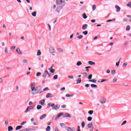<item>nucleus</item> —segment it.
Wrapping results in <instances>:
<instances>
[{
	"label": "nucleus",
	"instance_id": "f257e3e1",
	"mask_svg": "<svg viewBox=\"0 0 131 131\" xmlns=\"http://www.w3.org/2000/svg\"><path fill=\"white\" fill-rule=\"evenodd\" d=\"M41 86H37L35 88V83H32L31 90L32 91V95H37L40 91H41Z\"/></svg>",
	"mask_w": 131,
	"mask_h": 131
},
{
	"label": "nucleus",
	"instance_id": "f03ea898",
	"mask_svg": "<svg viewBox=\"0 0 131 131\" xmlns=\"http://www.w3.org/2000/svg\"><path fill=\"white\" fill-rule=\"evenodd\" d=\"M46 76H48V77H50L51 76V75L49 73V71L48 70H46L43 74L42 75V77L44 78H46Z\"/></svg>",
	"mask_w": 131,
	"mask_h": 131
},
{
	"label": "nucleus",
	"instance_id": "7ed1b4c3",
	"mask_svg": "<svg viewBox=\"0 0 131 131\" xmlns=\"http://www.w3.org/2000/svg\"><path fill=\"white\" fill-rule=\"evenodd\" d=\"M64 6H62V5H57V8L56 9V12H57V13H59L60 11V10H62V8H63Z\"/></svg>",
	"mask_w": 131,
	"mask_h": 131
},
{
	"label": "nucleus",
	"instance_id": "20e7f679",
	"mask_svg": "<svg viewBox=\"0 0 131 131\" xmlns=\"http://www.w3.org/2000/svg\"><path fill=\"white\" fill-rule=\"evenodd\" d=\"M65 1L64 0H57L56 1V4L57 5V6H59L62 4H63V3H64Z\"/></svg>",
	"mask_w": 131,
	"mask_h": 131
},
{
	"label": "nucleus",
	"instance_id": "39448f33",
	"mask_svg": "<svg viewBox=\"0 0 131 131\" xmlns=\"http://www.w3.org/2000/svg\"><path fill=\"white\" fill-rule=\"evenodd\" d=\"M100 102L101 104H104V103H106V99L102 97L100 99Z\"/></svg>",
	"mask_w": 131,
	"mask_h": 131
},
{
	"label": "nucleus",
	"instance_id": "423d86ee",
	"mask_svg": "<svg viewBox=\"0 0 131 131\" xmlns=\"http://www.w3.org/2000/svg\"><path fill=\"white\" fill-rule=\"evenodd\" d=\"M63 113H60L59 114H58L57 115V116L55 118V120H57L58 119V118H59L60 117H61V116H62V115H63Z\"/></svg>",
	"mask_w": 131,
	"mask_h": 131
},
{
	"label": "nucleus",
	"instance_id": "0eeeda50",
	"mask_svg": "<svg viewBox=\"0 0 131 131\" xmlns=\"http://www.w3.org/2000/svg\"><path fill=\"white\" fill-rule=\"evenodd\" d=\"M48 70L50 71L51 73H55V69H53V66L50 68H49Z\"/></svg>",
	"mask_w": 131,
	"mask_h": 131
},
{
	"label": "nucleus",
	"instance_id": "6e6552de",
	"mask_svg": "<svg viewBox=\"0 0 131 131\" xmlns=\"http://www.w3.org/2000/svg\"><path fill=\"white\" fill-rule=\"evenodd\" d=\"M50 52L51 53V54H54L55 53V49L53 47H50L49 49Z\"/></svg>",
	"mask_w": 131,
	"mask_h": 131
},
{
	"label": "nucleus",
	"instance_id": "1a4fd4ad",
	"mask_svg": "<svg viewBox=\"0 0 131 131\" xmlns=\"http://www.w3.org/2000/svg\"><path fill=\"white\" fill-rule=\"evenodd\" d=\"M59 108H60V106L59 105V104H56L55 106L54 105V107H53L52 109L53 110H58Z\"/></svg>",
	"mask_w": 131,
	"mask_h": 131
},
{
	"label": "nucleus",
	"instance_id": "9d476101",
	"mask_svg": "<svg viewBox=\"0 0 131 131\" xmlns=\"http://www.w3.org/2000/svg\"><path fill=\"white\" fill-rule=\"evenodd\" d=\"M46 98L48 99L49 98H53V94H51V93H48L46 95Z\"/></svg>",
	"mask_w": 131,
	"mask_h": 131
},
{
	"label": "nucleus",
	"instance_id": "9b49d317",
	"mask_svg": "<svg viewBox=\"0 0 131 131\" xmlns=\"http://www.w3.org/2000/svg\"><path fill=\"white\" fill-rule=\"evenodd\" d=\"M86 28H88V24L83 25V26L82 27V29L83 30H85V29H86Z\"/></svg>",
	"mask_w": 131,
	"mask_h": 131
},
{
	"label": "nucleus",
	"instance_id": "f8f14e48",
	"mask_svg": "<svg viewBox=\"0 0 131 131\" xmlns=\"http://www.w3.org/2000/svg\"><path fill=\"white\" fill-rule=\"evenodd\" d=\"M16 53L19 54V55H22V52H21V50L18 48L16 49Z\"/></svg>",
	"mask_w": 131,
	"mask_h": 131
},
{
	"label": "nucleus",
	"instance_id": "ddd939ff",
	"mask_svg": "<svg viewBox=\"0 0 131 131\" xmlns=\"http://www.w3.org/2000/svg\"><path fill=\"white\" fill-rule=\"evenodd\" d=\"M46 102V100L45 99L41 100L39 101V104H40L42 106H43L45 105V102Z\"/></svg>",
	"mask_w": 131,
	"mask_h": 131
},
{
	"label": "nucleus",
	"instance_id": "4468645a",
	"mask_svg": "<svg viewBox=\"0 0 131 131\" xmlns=\"http://www.w3.org/2000/svg\"><path fill=\"white\" fill-rule=\"evenodd\" d=\"M30 109H33V107H31V106H28L27 108V110H26V111L25 112V113H27V112L28 111H29V110H30Z\"/></svg>",
	"mask_w": 131,
	"mask_h": 131
},
{
	"label": "nucleus",
	"instance_id": "2eb2a0df",
	"mask_svg": "<svg viewBox=\"0 0 131 131\" xmlns=\"http://www.w3.org/2000/svg\"><path fill=\"white\" fill-rule=\"evenodd\" d=\"M63 117H69V118H70L71 117V115L68 113H66L64 114Z\"/></svg>",
	"mask_w": 131,
	"mask_h": 131
},
{
	"label": "nucleus",
	"instance_id": "dca6fc26",
	"mask_svg": "<svg viewBox=\"0 0 131 131\" xmlns=\"http://www.w3.org/2000/svg\"><path fill=\"white\" fill-rule=\"evenodd\" d=\"M115 8L117 9L116 12H120V7L118 5H116Z\"/></svg>",
	"mask_w": 131,
	"mask_h": 131
},
{
	"label": "nucleus",
	"instance_id": "f3484780",
	"mask_svg": "<svg viewBox=\"0 0 131 131\" xmlns=\"http://www.w3.org/2000/svg\"><path fill=\"white\" fill-rule=\"evenodd\" d=\"M46 116H47V115H46V114H43V115H42L40 117V120L43 119L46 117Z\"/></svg>",
	"mask_w": 131,
	"mask_h": 131
},
{
	"label": "nucleus",
	"instance_id": "a211bd4d",
	"mask_svg": "<svg viewBox=\"0 0 131 131\" xmlns=\"http://www.w3.org/2000/svg\"><path fill=\"white\" fill-rule=\"evenodd\" d=\"M13 129H14V128H13V127L11 126H8V131H12L13 130Z\"/></svg>",
	"mask_w": 131,
	"mask_h": 131
},
{
	"label": "nucleus",
	"instance_id": "6ab92c4d",
	"mask_svg": "<svg viewBox=\"0 0 131 131\" xmlns=\"http://www.w3.org/2000/svg\"><path fill=\"white\" fill-rule=\"evenodd\" d=\"M80 82H81V79L79 78L77 80V84H78V83H80Z\"/></svg>",
	"mask_w": 131,
	"mask_h": 131
},
{
	"label": "nucleus",
	"instance_id": "aec40b11",
	"mask_svg": "<svg viewBox=\"0 0 131 131\" xmlns=\"http://www.w3.org/2000/svg\"><path fill=\"white\" fill-rule=\"evenodd\" d=\"M87 126H88V127H89V128H91L92 127V126H93V123H90L88 124L87 125Z\"/></svg>",
	"mask_w": 131,
	"mask_h": 131
},
{
	"label": "nucleus",
	"instance_id": "412c9836",
	"mask_svg": "<svg viewBox=\"0 0 131 131\" xmlns=\"http://www.w3.org/2000/svg\"><path fill=\"white\" fill-rule=\"evenodd\" d=\"M89 64H90V65H95V63L94 62H93L92 61H89L88 62Z\"/></svg>",
	"mask_w": 131,
	"mask_h": 131
},
{
	"label": "nucleus",
	"instance_id": "4be33fe9",
	"mask_svg": "<svg viewBox=\"0 0 131 131\" xmlns=\"http://www.w3.org/2000/svg\"><path fill=\"white\" fill-rule=\"evenodd\" d=\"M22 126H17L15 128L16 130H18L20 129V128H22Z\"/></svg>",
	"mask_w": 131,
	"mask_h": 131
},
{
	"label": "nucleus",
	"instance_id": "5701e85b",
	"mask_svg": "<svg viewBox=\"0 0 131 131\" xmlns=\"http://www.w3.org/2000/svg\"><path fill=\"white\" fill-rule=\"evenodd\" d=\"M41 55V52H40V50H38L37 53V56H40Z\"/></svg>",
	"mask_w": 131,
	"mask_h": 131
},
{
	"label": "nucleus",
	"instance_id": "b1692460",
	"mask_svg": "<svg viewBox=\"0 0 131 131\" xmlns=\"http://www.w3.org/2000/svg\"><path fill=\"white\" fill-rule=\"evenodd\" d=\"M82 63L81 61H79L77 62V66H80V65H82Z\"/></svg>",
	"mask_w": 131,
	"mask_h": 131
},
{
	"label": "nucleus",
	"instance_id": "393cba45",
	"mask_svg": "<svg viewBox=\"0 0 131 131\" xmlns=\"http://www.w3.org/2000/svg\"><path fill=\"white\" fill-rule=\"evenodd\" d=\"M41 105H38L37 106V110H40V109H41Z\"/></svg>",
	"mask_w": 131,
	"mask_h": 131
},
{
	"label": "nucleus",
	"instance_id": "a878e982",
	"mask_svg": "<svg viewBox=\"0 0 131 131\" xmlns=\"http://www.w3.org/2000/svg\"><path fill=\"white\" fill-rule=\"evenodd\" d=\"M57 51H58V52H59V53H62V52H63V49H60V48H57Z\"/></svg>",
	"mask_w": 131,
	"mask_h": 131
},
{
	"label": "nucleus",
	"instance_id": "bb28decb",
	"mask_svg": "<svg viewBox=\"0 0 131 131\" xmlns=\"http://www.w3.org/2000/svg\"><path fill=\"white\" fill-rule=\"evenodd\" d=\"M33 17H35L36 16V11L32 13Z\"/></svg>",
	"mask_w": 131,
	"mask_h": 131
},
{
	"label": "nucleus",
	"instance_id": "cd10ccee",
	"mask_svg": "<svg viewBox=\"0 0 131 131\" xmlns=\"http://www.w3.org/2000/svg\"><path fill=\"white\" fill-rule=\"evenodd\" d=\"M89 81H90V82L96 83V82H97V80H96V79L90 80Z\"/></svg>",
	"mask_w": 131,
	"mask_h": 131
},
{
	"label": "nucleus",
	"instance_id": "c85d7f7f",
	"mask_svg": "<svg viewBox=\"0 0 131 131\" xmlns=\"http://www.w3.org/2000/svg\"><path fill=\"white\" fill-rule=\"evenodd\" d=\"M91 88H98V86L95 84H92L91 85Z\"/></svg>",
	"mask_w": 131,
	"mask_h": 131
},
{
	"label": "nucleus",
	"instance_id": "c756f323",
	"mask_svg": "<svg viewBox=\"0 0 131 131\" xmlns=\"http://www.w3.org/2000/svg\"><path fill=\"white\" fill-rule=\"evenodd\" d=\"M66 97L71 98V97H73V95L66 94Z\"/></svg>",
	"mask_w": 131,
	"mask_h": 131
},
{
	"label": "nucleus",
	"instance_id": "7c9ffc66",
	"mask_svg": "<svg viewBox=\"0 0 131 131\" xmlns=\"http://www.w3.org/2000/svg\"><path fill=\"white\" fill-rule=\"evenodd\" d=\"M130 29V27H129V26H127L126 28V31H129Z\"/></svg>",
	"mask_w": 131,
	"mask_h": 131
},
{
	"label": "nucleus",
	"instance_id": "2f4dec72",
	"mask_svg": "<svg viewBox=\"0 0 131 131\" xmlns=\"http://www.w3.org/2000/svg\"><path fill=\"white\" fill-rule=\"evenodd\" d=\"M89 115H92L94 113V111H89L88 112Z\"/></svg>",
	"mask_w": 131,
	"mask_h": 131
},
{
	"label": "nucleus",
	"instance_id": "473e14b6",
	"mask_svg": "<svg viewBox=\"0 0 131 131\" xmlns=\"http://www.w3.org/2000/svg\"><path fill=\"white\" fill-rule=\"evenodd\" d=\"M81 125H82V128H83V127H84V126H85V123H84V122L83 121V122H82Z\"/></svg>",
	"mask_w": 131,
	"mask_h": 131
},
{
	"label": "nucleus",
	"instance_id": "72a5a7b5",
	"mask_svg": "<svg viewBox=\"0 0 131 131\" xmlns=\"http://www.w3.org/2000/svg\"><path fill=\"white\" fill-rule=\"evenodd\" d=\"M116 71L115 70H113V71H112V74L113 75H114V74H116Z\"/></svg>",
	"mask_w": 131,
	"mask_h": 131
},
{
	"label": "nucleus",
	"instance_id": "f704fd0d",
	"mask_svg": "<svg viewBox=\"0 0 131 131\" xmlns=\"http://www.w3.org/2000/svg\"><path fill=\"white\" fill-rule=\"evenodd\" d=\"M46 130H47V131H50V130H51V126H47V128H46Z\"/></svg>",
	"mask_w": 131,
	"mask_h": 131
},
{
	"label": "nucleus",
	"instance_id": "c9c22d12",
	"mask_svg": "<svg viewBox=\"0 0 131 131\" xmlns=\"http://www.w3.org/2000/svg\"><path fill=\"white\" fill-rule=\"evenodd\" d=\"M60 126H61V127H64V126H66L65 124H64V123H61L60 124Z\"/></svg>",
	"mask_w": 131,
	"mask_h": 131
},
{
	"label": "nucleus",
	"instance_id": "e433bc0d",
	"mask_svg": "<svg viewBox=\"0 0 131 131\" xmlns=\"http://www.w3.org/2000/svg\"><path fill=\"white\" fill-rule=\"evenodd\" d=\"M88 33V31L82 32V34H84V35H86Z\"/></svg>",
	"mask_w": 131,
	"mask_h": 131
},
{
	"label": "nucleus",
	"instance_id": "4c0bfd02",
	"mask_svg": "<svg viewBox=\"0 0 131 131\" xmlns=\"http://www.w3.org/2000/svg\"><path fill=\"white\" fill-rule=\"evenodd\" d=\"M87 119L88 121H92V119H93V118L91 117H89Z\"/></svg>",
	"mask_w": 131,
	"mask_h": 131
},
{
	"label": "nucleus",
	"instance_id": "58836bf2",
	"mask_svg": "<svg viewBox=\"0 0 131 131\" xmlns=\"http://www.w3.org/2000/svg\"><path fill=\"white\" fill-rule=\"evenodd\" d=\"M92 77H93V75L92 74H90L89 77H88V79H92Z\"/></svg>",
	"mask_w": 131,
	"mask_h": 131
},
{
	"label": "nucleus",
	"instance_id": "ea45409f",
	"mask_svg": "<svg viewBox=\"0 0 131 131\" xmlns=\"http://www.w3.org/2000/svg\"><path fill=\"white\" fill-rule=\"evenodd\" d=\"M82 37H83V36L81 35L77 36V38H79V39H81V38H82Z\"/></svg>",
	"mask_w": 131,
	"mask_h": 131
},
{
	"label": "nucleus",
	"instance_id": "a19ab883",
	"mask_svg": "<svg viewBox=\"0 0 131 131\" xmlns=\"http://www.w3.org/2000/svg\"><path fill=\"white\" fill-rule=\"evenodd\" d=\"M58 79V75H55L54 77H53V79Z\"/></svg>",
	"mask_w": 131,
	"mask_h": 131
},
{
	"label": "nucleus",
	"instance_id": "79ce46f5",
	"mask_svg": "<svg viewBox=\"0 0 131 131\" xmlns=\"http://www.w3.org/2000/svg\"><path fill=\"white\" fill-rule=\"evenodd\" d=\"M92 9H93V11H95V10H96V5H94L93 6Z\"/></svg>",
	"mask_w": 131,
	"mask_h": 131
},
{
	"label": "nucleus",
	"instance_id": "37998d69",
	"mask_svg": "<svg viewBox=\"0 0 131 131\" xmlns=\"http://www.w3.org/2000/svg\"><path fill=\"white\" fill-rule=\"evenodd\" d=\"M126 66H127V63H123V65H122V67H126Z\"/></svg>",
	"mask_w": 131,
	"mask_h": 131
},
{
	"label": "nucleus",
	"instance_id": "c03bdc74",
	"mask_svg": "<svg viewBox=\"0 0 131 131\" xmlns=\"http://www.w3.org/2000/svg\"><path fill=\"white\" fill-rule=\"evenodd\" d=\"M46 91H49V88L47 87L43 90V92H46Z\"/></svg>",
	"mask_w": 131,
	"mask_h": 131
},
{
	"label": "nucleus",
	"instance_id": "a18cd8bd",
	"mask_svg": "<svg viewBox=\"0 0 131 131\" xmlns=\"http://www.w3.org/2000/svg\"><path fill=\"white\" fill-rule=\"evenodd\" d=\"M40 75H41V73L40 72L37 73L36 76H40Z\"/></svg>",
	"mask_w": 131,
	"mask_h": 131
},
{
	"label": "nucleus",
	"instance_id": "49530a36",
	"mask_svg": "<svg viewBox=\"0 0 131 131\" xmlns=\"http://www.w3.org/2000/svg\"><path fill=\"white\" fill-rule=\"evenodd\" d=\"M127 7H129L130 8H131V2H129V3L127 4Z\"/></svg>",
	"mask_w": 131,
	"mask_h": 131
},
{
	"label": "nucleus",
	"instance_id": "de8ad7c7",
	"mask_svg": "<svg viewBox=\"0 0 131 131\" xmlns=\"http://www.w3.org/2000/svg\"><path fill=\"white\" fill-rule=\"evenodd\" d=\"M120 63V60H119L117 62H116V66H119V64Z\"/></svg>",
	"mask_w": 131,
	"mask_h": 131
},
{
	"label": "nucleus",
	"instance_id": "09e8293b",
	"mask_svg": "<svg viewBox=\"0 0 131 131\" xmlns=\"http://www.w3.org/2000/svg\"><path fill=\"white\" fill-rule=\"evenodd\" d=\"M117 77H115L113 79V82H115L116 81H117Z\"/></svg>",
	"mask_w": 131,
	"mask_h": 131
},
{
	"label": "nucleus",
	"instance_id": "8fccbe9b",
	"mask_svg": "<svg viewBox=\"0 0 131 131\" xmlns=\"http://www.w3.org/2000/svg\"><path fill=\"white\" fill-rule=\"evenodd\" d=\"M126 122H127L126 121H124L123 122V123H122L121 125H123L125 124V123H126Z\"/></svg>",
	"mask_w": 131,
	"mask_h": 131
},
{
	"label": "nucleus",
	"instance_id": "3c124183",
	"mask_svg": "<svg viewBox=\"0 0 131 131\" xmlns=\"http://www.w3.org/2000/svg\"><path fill=\"white\" fill-rule=\"evenodd\" d=\"M111 21H115V19H110V20H108L106 21V22H111Z\"/></svg>",
	"mask_w": 131,
	"mask_h": 131
},
{
	"label": "nucleus",
	"instance_id": "603ef678",
	"mask_svg": "<svg viewBox=\"0 0 131 131\" xmlns=\"http://www.w3.org/2000/svg\"><path fill=\"white\" fill-rule=\"evenodd\" d=\"M25 123H26V121H24L20 123V125H23L25 124Z\"/></svg>",
	"mask_w": 131,
	"mask_h": 131
},
{
	"label": "nucleus",
	"instance_id": "864d4df0",
	"mask_svg": "<svg viewBox=\"0 0 131 131\" xmlns=\"http://www.w3.org/2000/svg\"><path fill=\"white\" fill-rule=\"evenodd\" d=\"M15 49H16V47L15 46H12L11 47V50H15Z\"/></svg>",
	"mask_w": 131,
	"mask_h": 131
},
{
	"label": "nucleus",
	"instance_id": "5fc2aeb1",
	"mask_svg": "<svg viewBox=\"0 0 131 131\" xmlns=\"http://www.w3.org/2000/svg\"><path fill=\"white\" fill-rule=\"evenodd\" d=\"M23 62L25 63H27V59H24L23 60Z\"/></svg>",
	"mask_w": 131,
	"mask_h": 131
},
{
	"label": "nucleus",
	"instance_id": "6e6d98bb",
	"mask_svg": "<svg viewBox=\"0 0 131 131\" xmlns=\"http://www.w3.org/2000/svg\"><path fill=\"white\" fill-rule=\"evenodd\" d=\"M68 78H70V79H71V78L72 79V78H74V77H73V76L70 75V76H68Z\"/></svg>",
	"mask_w": 131,
	"mask_h": 131
},
{
	"label": "nucleus",
	"instance_id": "4d7b16f0",
	"mask_svg": "<svg viewBox=\"0 0 131 131\" xmlns=\"http://www.w3.org/2000/svg\"><path fill=\"white\" fill-rule=\"evenodd\" d=\"M61 108H62L63 109L66 108V105L64 104V105L61 106Z\"/></svg>",
	"mask_w": 131,
	"mask_h": 131
},
{
	"label": "nucleus",
	"instance_id": "13d9d810",
	"mask_svg": "<svg viewBox=\"0 0 131 131\" xmlns=\"http://www.w3.org/2000/svg\"><path fill=\"white\" fill-rule=\"evenodd\" d=\"M5 52L6 54H8V48L5 49Z\"/></svg>",
	"mask_w": 131,
	"mask_h": 131
},
{
	"label": "nucleus",
	"instance_id": "bf43d9fd",
	"mask_svg": "<svg viewBox=\"0 0 131 131\" xmlns=\"http://www.w3.org/2000/svg\"><path fill=\"white\" fill-rule=\"evenodd\" d=\"M82 17H86V14L85 13H83L82 15Z\"/></svg>",
	"mask_w": 131,
	"mask_h": 131
},
{
	"label": "nucleus",
	"instance_id": "052dcab7",
	"mask_svg": "<svg viewBox=\"0 0 131 131\" xmlns=\"http://www.w3.org/2000/svg\"><path fill=\"white\" fill-rule=\"evenodd\" d=\"M91 22H92V23H95V22H96V20H95V19H92V20H91Z\"/></svg>",
	"mask_w": 131,
	"mask_h": 131
},
{
	"label": "nucleus",
	"instance_id": "680f3d73",
	"mask_svg": "<svg viewBox=\"0 0 131 131\" xmlns=\"http://www.w3.org/2000/svg\"><path fill=\"white\" fill-rule=\"evenodd\" d=\"M85 86L86 88H89V86H90V84H86L85 85Z\"/></svg>",
	"mask_w": 131,
	"mask_h": 131
},
{
	"label": "nucleus",
	"instance_id": "e2e57ef3",
	"mask_svg": "<svg viewBox=\"0 0 131 131\" xmlns=\"http://www.w3.org/2000/svg\"><path fill=\"white\" fill-rule=\"evenodd\" d=\"M77 130H80V126H78Z\"/></svg>",
	"mask_w": 131,
	"mask_h": 131
},
{
	"label": "nucleus",
	"instance_id": "0e129e2a",
	"mask_svg": "<svg viewBox=\"0 0 131 131\" xmlns=\"http://www.w3.org/2000/svg\"><path fill=\"white\" fill-rule=\"evenodd\" d=\"M61 91H65V87L62 88Z\"/></svg>",
	"mask_w": 131,
	"mask_h": 131
},
{
	"label": "nucleus",
	"instance_id": "69168bd1",
	"mask_svg": "<svg viewBox=\"0 0 131 131\" xmlns=\"http://www.w3.org/2000/svg\"><path fill=\"white\" fill-rule=\"evenodd\" d=\"M33 103H32V101H30L29 103V105H32Z\"/></svg>",
	"mask_w": 131,
	"mask_h": 131
},
{
	"label": "nucleus",
	"instance_id": "338daca9",
	"mask_svg": "<svg viewBox=\"0 0 131 131\" xmlns=\"http://www.w3.org/2000/svg\"><path fill=\"white\" fill-rule=\"evenodd\" d=\"M106 73H110V70H107L106 71Z\"/></svg>",
	"mask_w": 131,
	"mask_h": 131
},
{
	"label": "nucleus",
	"instance_id": "774afa93",
	"mask_svg": "<svg viewBox=\"0 0 131 131\" xmlns=\"http://www.w3.org/2000/svg\"><path fill=\"white\" fill-rule=\"evenodd\" d=\"M52 107H55V104L53 103L52 104H51V105Z\"/></svg>",
	"mask_w": 131,
	"mask_h": 131
}]
</instances>
